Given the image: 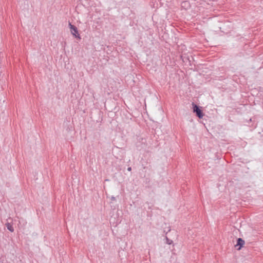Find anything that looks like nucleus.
Instances as JSON below:
<instances>
[{"instance_id":"f257e3e1","label":"nucleus","mask_w":263,"mask_h":263,"mask_svg":"<svg viewBox=\"0 0 263 263\" xmlns=\"http://www.w3.org/2000/svg\"><path fill=\"white\" fill-rule=\"evenodd\" d=\"M69 26L70 29L71 33L72 34V35L77 38L80 39L77 28L74 25H72L70 23H69Z\"/></svg>"},{"instance_id":"f03ea898","label":"nucleus","mask_w":263,"mask_h":263,"mask_svg":"<svg viewBox=\"0 0 263 263\" xmlns=\"http://www.w3.org/2000/svg\"><path fill=\"white\" fill-rule=\"evenodd\" d=\"M193 105V112H196L197 116L199 118H202L203 116L202 111L199 108L198 106L194 104Z\"/></svg>"},{"instance_id":"7ed1b4c3","label":"nucleus","mask_w":263,"mask_h":263,"mask_svg":"<svg viewBox=\"0 0 263 263\" xmlns=\"http://www.w3.org/2000/svg\"><path fill=\"white\" fill-rule=\"evenodd\" d=\"M245 244V241L241 238H239L237 240V244L236 246H239L238 249H240L241 247Z\"/></svg>"},{"instance_id":"20e7f679","label":"nucleus","mask_w":263,"mask_h":263,"mask_svg":"<svg viewBox=\"0 0 263 263\" xmlns=\"http://www.w3.org/2000/svg\"><path fill=\"white\" fill-rule=\"evenodd\" d=\"M6 227L7 229L10 232H13L14 231V229L10 223H6Z\"/></svg>"},{"instance_id":"39448f33","label":"nucleus","mask_w":263,"mask_h":263,"mask_svg":"<svg viewBox=\"0 0 263 263\" xmlns=\"http://www.w3.org/2000/svg\"><path fill=\"white\" fill-rule=\"evenodd\" d=\"M182 7H188L189 6V3L187 1H184L181 3Z\"/></svg>"},{"instance_id":"423d86ee","label":"nucleus","mask_w":263,"mask_h":263,"mask_svg":"<svg viewBox=\"0 0 263 263\" xmlns=\"http://www.w3.org/2000/svg\"><path fill=\"white\" fill-rule=\"evenodd\" d=\"M166 242L168 245H171L173 243V241L168 238L167 236L165 237Z\"/></svg>"},{"instance_id":"0eeeda50","label":"nucleus","mask_w":263,"mask_h":263,"mask_svg":"<svg viewBox=\"0 0 263 263\" xmlns=\"http://www.w3.org/2000/svg\"><path fill=\"white\" fill-rule=\"evenodd\" d=\"M171 231V229L169 228L168 230L166 231L165 230L164 231V232L166 233V234H167L168 232H170Z\"/></svg>"},{"instance_id":"6e6552de","label":"nucleus","mask_w":263,"mask_h":263,"mask_svg":"<svg viewBox=\"0 0 263 263\" xmlns=\"http://www.w3.org/2000/svg\"><path fill=\"white\" fill-rule=\"evenodd\" d=\"M127 170H128V171H130L132 170V168H131V167H128V168H127Z\"/></svg>"}]
</instances>
